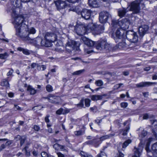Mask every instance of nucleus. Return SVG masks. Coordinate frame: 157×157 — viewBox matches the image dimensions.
Wrapping results in <instances>:
<instances>
[{"mask_svg": "<svg viewBox=\"0 0 157 157\" xmlns=\"http://www.w3.org/2000/svg\"><path fill=\"white\" fill-rule=\"evenodd\" d=\"M13 71V70L11 69L7 73V75L8 76L11 75L12 74Z\"/></svg>", "mask_w": 157, "mask_h": 157, "instance_id": "59", "label": "nucleus"}, {"mask_svg": "<svg viewBox=\"0 0 157 157\" xmlns=\"http://www.w3.org/2000/svg\"><path fill=\"white\" fill-rule=\"evenodd\" d=\"M117 157H124V154L119 151H118V153L117 154Z\"/></svg>", "mask_w": 157, "mask_h": 157, "instance_id": "57", "label": "nucleus"}, {"mask_svg": "<svg viewBox=\"0 0 157 157\" xmlns=\"http://www.w3.org/2000/svg\"><path fill=\"white\" fill-rule=\"evenodd\" d=\"M90 110L91 111L93 112H96L97 110V108L95 106H94L93 107L90 108Z\"/></svg>", "mask_w": 157, "mask_h": 157, "instance_id": "58", "label": "nucleus"}, {"mask_svg": "<svg viewBox=\"0 0 157 157\" xmlns=\"http://www.w3.org/2000/svg\"><path fill=\"white\" fill-rule=\"evenodd\" d=\"M46 88V90L48 92H50L53 91V88L52 86L50 85H47Z\"/></svg>", "mask_w": 157, "mask_h": 157, "instance_id": "38", "label": "nucleus"}, {"mask_svg": "<svg viewBox=\"0 0 157 157\" xmlns=\"http://www.w3.org/2000/svg\"><path fill=\"white\" fill-rule=\"evenodd\" d=\"M96 48L98 50H104L107 52L111 50L112 48L105 40H100L96 43Z\"/></svg>", "mask_w": 157, "mask_h": 157, "instance_id": "3", "label": "nucleus"}, {"mask_svg": "<svg viewBox=\"0 0 157 157\" xmlns=\"http://www.w3.org/2000/svg\"><path fill=\"white\" fill-rule=\"evenodd\" d=\"M55 42H54L56 43V45L57 46H61L62 45V43L60 41H56V40L55 41Z\"/></svg>", "mask_w": 157, "mask_h": 157, "instance_id": "49", "label": "nucleus"}, {"mask_svg": "<svg viewBox=\"0 0 157 157\" xmlns=\"http://www.w3.org/2000/svg\"><path fill=\"white\" fill-rule=\"evenodd\" d=\"M131 142V140L130 139L126 140L122 144V148H125Z\"/></svg>", "mask_w": 157, "mask_h": 157, "instance_id": "29", "label": "nucleus"}, {"mask_svg": "<svg viewBox=\"0 0 157 157\" xmlns=\"http://www.w3.org/2000/svg\"><path fill=\"white\" fill-rule=\"evenodd\" d=\"M60 145L58 144H55L53 146V148L56 150H59V146Z\"/></svg>", "mask_w": 157, "mask_h": 157, "instance_id": "43", "label": "nucleus"}, {"mask_svg": "<svg viewBox=\"0 0 157 157\" xmlns=\"http://www.w3.org/2000/svg\"><path fill=\"white\" fill-rule=\"evenodd\" d=\"M83 103L84 100L82 99L81 100L79 103L77 105V107H80L81 108L83 107L84 106Z\"/></svg>", "mask_w": 157, "mask_h": 157, "instance_id": "42", "label": "nucleus"}, {"mask_svg": "<svg viewBox=\"0 0 157 157\" xmlns=\"http://www.w3.org/2000/svg\"><path fill=\"white\" fill-rule=\"evenodd\" d=\"M84 132L85 130L84 129H83L81 130L75 132L74 133L75 135L78 136L84 134Z\"/></svg>", "mask_w": 157, "mask_h": 157, "instance_id": "30", "label": "nucleus"}, {"mask_svg": "<svg viewBox=\"0 0 157 157\" xmlns=\"http://www.w3.org/2000/svg\"><path fill=\"white\" fill-rule=\"evenodd\" d=\"M63 111V114L67 113L70 112L69 110L68 109H65Z\"/></svg>", "mask_w": 157, "mask_h": 157, "instance_id": "61", "label": "nucleus"}, {"mask_svg": "<svg viewBox=\"0 0 157 157\" xmlns=\"http://www.w3.org/2000/svg\"><path fill=\"white\" fill-rule=\"evenodd\" d=\"M129 127H127L125 128V129L123 131L122 135L123 136L126 135L127 134V132L129 130Z\"/></svg>", "mask_w": 157, "mask_h": 157, "instance_id": "48", "label": "nucleus"}, {"mask_svg": "<svg viewBox=\"0 0 157 157\" xmlns=\"http://www.w3.org/2000/svg\"><path fill=\"white\" fill-rule=\"evenodd\" d=\"M147 132L145 130H143L141 134L139 135V139L140 140H141L143 138L145 137L147 135Z\"/></svg>", "mask_w": 157, "mask_h": 157, "instance_id": "28", "label": "nucleus"}, {"mask_svg": "<svg viewBox=\"0 0 157 157\" xmlns=\"http://www.w3.org/2000/svg\"><path fill=\"white\" fill-rule=\"evenodd\" d=\"M140 5H143L142 3H141L138 1H134L128 5V8L130 7L129 10L132 11L134 13H136L140 12Z\"/></svg>", "mask_w": 157, "mask_h": 157, "instance_id": "4", "label": "nucleus"}, {"mask_svg": "<svg viewBox=\"0 0 157 157\" xmlns=\"http://www.w3.org/2000/svg\"><path fill=\"white\" fill-rule=\"evenodd\" d=\"M17 50L20 51H22L24 54L26 55H29L30 52H31V51H29L26 49H24L21 47H18Z\"/></svg>", "mask_w": 157, "mask_h": 157, "instance_id": "26", "label": "nucleus"}, {"mask_svg": "<svg viewBox=\"0 0 157 157\" xmlns=\"http://www.w3.org/2000/svg\"><path fill=\"white\" fill-rule=\"evenodd\" d=\"M74 28L75 31L78 35H83L86 32V28L83 25H77Z\"/></svg>", "mask_w": 157, "mask_h": 157, "instance_id": "8", "label": "nucleus"}, {"mask_svg": "<svg viewBox=\"0 0 157 157\" xmlns=\"http://www.w3.org/2000/svg\"><path fill=\"white\" fill-rule=\"evenodd\" d=\"M107 96L106 94H104L103 95H93L91 97V98L93 101H96L98 100H100L102 99L103 97Z\"/></svg>", "mask_w": 157, "mask_h": 157, "instance_id": "23", "label": "nucleus"}, {"mask_svg": "<svg viewBox=\"0 0 157 157\" xmlns=\"http://www.w3.org/2000/svg\"><path fill=\"white\" fill-rule=\"evenodd\" d=\"M78 43L73 40H70L67 43V47H70L72 49H74L75 48L78 47Z\"/></svg>", "mask_w": 157, "mask_h": 157, "instance_id": "20", "label": "nucleus"}, {"mask_svg": "<svg viewBox=\"0 0 157 157\" xmlns=\"http://www.w3.org/2000/svg\"><path fill=\"white\" fill-rule=\"evenodd\" d=\"M31 41L33 43L35 46L37 48H39L41 46L42 39L40 37H37L35 39H33L32 37V39H30Z\"/></svg>", "mask_w": 157, "mask_h": 157, "instance_id": "17", "label": "nucleus"}, {"mask_svg": "<svg viewBox=\"0 0 157 157\" xmlns=\"http://www.w3.org/2000/svg\"><path fill=\"white\" fill-rule=\"evenodd\" d=\"M151 149L153 152L157 153V142L155 143L152 145Z\"/></svg>", "mask_w": 157, "mask_h": 157, "instance_id": "31", "label": "nucleus"}, {"mask_svg": "<svg viewBox=\"0 0 157 157\" xmlns=\"http://www.w3.org/2000/svg\"><path fill=\"white\" fill-rule=\"evenodd\" d=\"M33 128L35 131H38L40 129V128L39 126L35 125H34Z\"/></svg>", "mask_w": 157, "mask_h": 157, "instance_id": "53", "label": "nucleus"}, {"mask_svg": "<svg viewBox=\"0 0 157 157\" xmlns=\"http://www.w3.org/2000/svg\"><path fill=\"white\" fill-rule=\"evenodd\" d=\"M124 31L121 28L118 29L116 32V36L119 39L122 38V36L124 34Z\"/></svg>", "mask_w": 157, "mask_h": 157, "instance_id": "22", "label": "nucleus"}, {"mask_svg": "<svg viewBox=\"0 0 157 157\" xmlns=\"http://www.w3.org/2000/svg\"><path fill=\"white\" fill-rule=\"evenodd\" d=\"M126 36L127 39L131 42L136 43L138 41V36L136 33L133 31H127L126 32Z\"/></svg>", "mask_w": 157, "mask_h": 157, "instance_id": "5", "label": "nucleus"}, {"mask_svg": "<svg viewBox=\"0 0 157 157\" xmlns=\"http://www.w3.org/2000/svg\"><path fill=\"white\" fill-rule=\"evenodd\" d=\"M113 135L112 134H109L107 135L104 136H101L100 138V140L101 141H102L106 139H107L110 137H111Z\"/></svg>", "mask_w": 157, "mask_h": 157, "instance_id": "32", "label": "nucleus"}, {"mask_svg": "<svg viewBox=\"0 0 157 157\" xmlns=\"http://www.w3.org/2000/svg\"><path fill=\"white\" fill-rule=\"evenodd\" d=\"M32 154L34 156L36 157L38 154V152L37 151L34 150L32 152Z\"/></svg>", "mask_w": 157, "mask_h": 157, "instance_id": "62", "label": "nucleus"}, {"mask_svg": "<svg viewBox=\"0 0 157 157\" xmlns=\"http://www.w3.org/2000/svg\"><path fill=\"white\" fill-rule=\"evenodd\" d=\"M128 10H129L128 8L127 9L123 8L122 9H119L118 11V16L121 17H124Z\"/></svg>", "mask_w": 157, "mask_h": 157, "instance_id": "24", "label": "nucleus"}, {"mask_svg": "<svg viewBox=\"0 0 157 157\" xmlns=\"http://www.w3.org/2000/svg\"><path fill=\"white\" fill-rule=\"evenodd\" d=\"M143 148V144L141 142L139 144L138 147H135L133 150L134 155L132 157H139L141 155Z\"/></svg>", "mask_w": 157, "mask_h": 157, "instance_id": "10", "label": "nucleus"}, {"mask_svg": "<svg viewBox=\"0 0 157 157\" xmlns=\"http://www.w3.org/2000/svg\"><path fill=\"white\" fill-rule=\"evenodd\" d=\"M25 17H18L14 19L13 23L16 28V34L25 40H30L32 39V34L36 33V30L33 27L30 29L28 26V22Z\"/></svg>", "mask_w": 157, "mask_h": 157, "instance_id": "1", "label": "nucleus"}, {"mask_svg": "<svg viewBox=\"0 0 157 157\" xmlns=\"http://www.w3.org/2000/svg\"><path fill=\"white\" fill-rule=\"evenodd\" d=\"M152 132L155 136V138L157 139V127L152 129Z\"/></svg>", "mask_w": 157, "mask_h": 157, "instance_id": "39", "label": "nucleus"}, {"mask_svg": "<svg viewBox=\"0 0 157 157\" xmlns=\"http://www.w3.org/2000/svg\"><path fill=\"white\" fill-rule=\"evenodd\" d=\"M22 137L20 135H17L15 137V138L17 140H21Z\"/></svg>", "mask_w": 157, "mask_h": 157, "instance_id": "63", "label": "nucleus"}, {"mask_svg": "<svg viewBox=\"0 0 157 157\" xmlns=\"http://www.w3.org/2000/svg\"><path fill=\"white\" fill-rule=\"evenodd\" d=\"M85 71V69H82L78 71H77L74 72L73 73V75H78L81 74L82 73H83Z\"/></svg>", "mask_w": 157, "mask_h": 157, "instance_id": "36", "label": "nucleus"}, {"mask_svg": "<svg viewBox=\"0 0 157 157\" xmlns=\"http://www.w3.org/2000/svg\"><path fill=\"white\" fill-rule=\"evenodd\" d=\"M92 31H95L97 34H99L102 32L104 30L103 25H98L96 24H92L90 27Z\"/></svg>", "mask_w": 157, "mask_h": 157, "instance_id": "9", "label": "nucleus"}, {"mask_svg": "<svg viewBox=\"0 0 157 157\" xmlns=\"http://www.w3.org/2000/svg\"><path fill=\"white\" fill-rule=\"evenodd\" d=\"M53 41H50L49 40L44 39H42V43H41V46H45L46 47H49L51 46L52 42Z\"/></svg>", "mask_w": 157, "mask_h": 157, "instance_id": "21", "label": "nucleus"}, {"mask_svg": "<svg viewBox=\"0 0 157 157\" xmlns=\"http://www.w3.org/2000/svg\"><path fill=\"white\" fill-rule=\"evenodd\" d=\"M155 84V82H141L140 83L137 84L136 85V87L138 88H140L148 86L150 85Z\"/></svg>", "mask_w": 157, "mask_h": 157, "instance_id": "19", "label": "nucleus"}, {"mask_svg": "<svg viewBox=\"0 0 157 157\" xmlns=\"http://www.w3.org/2000/svg\"><path fill=\"white\" fill-rule=\"evenodd\" d=\"M9 79V77H8L6 79H3L1 82V85L2 86H5L6 87H9L10 84L8 81Z\"/></svg>", "mask_w": 157, "mask_h": 157, "instance_id": "25", "label": "nucleus"}, {"mask_svg": "<svg viewBox=\"0 0 157 157\" xmlns=\"http://www.w3.org/2000/svg\"><path fill=\"white\" fill-rule=\"evenodd\" d=\"M95 84L97 86H100L103 85V82L101 80H99L95 81Z\"/></svg>", "mask_w": 157, "mask_h": 157, "instance_id": "37", "label": "nucleus"}, {"mask_svg": "<svg viewBox=\"0 0 157 157\" xmlns=\"http://www.w3.org/2000/svg\"><path fill=\"white\" fill-rule=\"evenodd\" d=\"M26 139V138L25 137L23 136L20 140V145L22 146L24 144Z\"/></svg>", "mask_w": 157, "mask_h": 157, "instance_id": "41", "label": "nucleus"}, {"mask_svg": "<svg viewBox=\"0 0 157 157\" xmlns=\"http://www.w3.org/2000/svg\"><path fill=\"white\" fill-rule=\"evenodd\" d=\"M44 38L45 39L53 42H55L57 39L56 35L51 32L46 33L44 36Z\"/></svg>", "mask_w": 157, "mask_h": 157, "instance_id": "13", "label": "nucleus"}, {"mask_svg": "<svg viewBox=\"0 0 157 157\" xmlns=\"http://www.w3.org/2000/svg\"><path fill=\"white\" fill-rule=\"evenodd\" d=\"M6 143L5 144L6 145V147L10 145L13 143V142L12 140H8L6 141Z\"/></svg>", "mask_w": 157, "mask_h": 157, "instance_id": "47", "label": "nucleus"}, {"mask_svg": "<svg viewBox=\"0 0 157 157\" xmlns=\"http://www.w3.org/2000/svg\"><path fill=\"white\" fill-rule=\"evenodd\" d=\"M128 105V104L127 102H123L121 103V106L122 108H126Z\"/></svg>", "mask_w": 157, "mask_h": 157, "instance_id": "50", "label": "nucleus"}, {"mask_svg": "<svg viewBox=\"0 0 157 157\" xmlns=\"http://www.w3.org/2000/svg\"><path fill=\"white\" fill-rule=\"evenodd\" d=\"M58 157H65L64 155L60 152H58L56 153Z\"/></svg>", "mask_w": 157, "mask_h": 157, "instance_id": "56", "label": "nucleus"}, {"mask_svg": "<svg viewBox=\"0 0 157 157\" xmlns=\"http://www.w3.org/2000/svg\"><path fill=\"white\" fill-rule=\"evenodd\" d=\"M9 56V54L7 52H5L3 54H0V59H6Z\"/></svg>", "mask_w": 157, "mask_h": 157, "instance_id": "33", "label": "nucleus"}, {"mask_svg": "<svg viewBox=\"0 0 157 157\" xmlns=\"http://www.w3.org/2000/svg\"><path fill=\"white\" fill-rule=\"evenodd\" d=\"M91 11L86 9H83L81 12L82 17L86 20L89 19L90 17Z\"/></svg>", "mask_w": 157, "mask_h": 157, "instance_id": "14", "label": "nucleus"}, {"mask_svg": "<svg viewBox=\"0 0 157 157\" xmlns=\"http://www.w3.org/2000/svg\"><path fill=\"white\" fill-rule=\"evenodd\" d=\"M148 115L147 114H145L144 115L143 119H147L148 118Z\"/></svg>", "mask_w": 157, "mask_h": 157, "instance_id": "60", "label": "nucleus"}, {"mask_svg": "<svg viewBox=\"0 0 157 157\" xmlns=\"http://www.w3.org/2000/svg\"><path fill=\"white\" fill-rule=\"evenodd\" d=\"M65 147L64 146L60 145L59 146V150H60L61 151L67 152V150L65 148Z\"/></svg>", "mask_w": 157, "mask_h": 157, "instance_id": "46", "label": "nucleus"}, {"mask_svg": "<svg viewBox=\"0 0 157 157\" xmlns=\"http://www.w3.org/2000/svg\"><path fill=\"white\" fill-rule=\"evenodd\" d=\"M108 1H102V4L105 6H109V4L107 3ZM102 2L100 1H88V4L91 7L97 8L101 5Z\"/></svg>", "mask_w": 157, "mask_h": 157, "instance_id": "6", "label": "nucleus"}, {"mask_svg": "<svg viewBox=\"0 0 157 157\" xmlns=\"http://www.w3.org/2000/svg\"><path fill=\"white\" fill-rule=\"evenodd\" d=\"M118 46L119 48H123L126 47L127 44L125 42L122 41L118 44Z\"/></svg>", "mask_w": 157, "mask_h": 157, "instance_id": "35", "label": "nucleus"}, {"mask_svg": "<svg viewBox=\"0 0 157 157\" xmlns=\"http://www.w3.org/2000/svg\"><path fill=\"white\" fill-rule=\"evenodd\" d=\"M41 155L42 157H49V155L45 151H43L41 153Z\"/></svg>", "mask_w": 157, "mask_h": 157, "instance_id": "44", "label": "nucleus"}, {"mask_svg": "<svg viewBox=\"0 0 157 157\" xmlns=\"http://www.w3.org/2000/svg\"><path fill=\"white\" fill-rule=\"evenodd\" d=\"M151 122L152 124L154 125V126H157V120H154L151 121Z\"/></svg>", "mask_w": 157, "mask_h": 157, "instance_id": "54", "label": "nucleus"}, {"mask_svg": "<svg viewBox=\"0 0 157 157\" xmlns=\"http://www.w3.org/2000/svg\"><path fill=\"white\" fill-rule=\"evenodd\" d=\"M31 68H34L35 67H37L38 68L37 69L39 70H41V69H40V65L39 66L38 64L36 63H32L31 65Z\"/></svg>", "mask_w": 157, "mask_h": 157, "instance_id": "34", "label": "nucleus"}, {"mask_svg": "<svg viewBox=\"0 0 157 157\" xmlns=\"http://www.w3.org/2000/svg\"><path fill=\"white\" fill-rule=\"evenodd\" d=\"M149 29L148 25H141L139 28V33L140 36H143L145 33H147Z\"/></svg>", "mask_w": 157, "mask_h": 157, "instance_id": "12", "label": "nucleus"}, {"mask_svg": "<svg viewBox=\"0 0 157 157\" xmlns=\"http://www.w3.org/2000/svg\"><path fill=\"white\" fill-rule=\"evenodd\" d=\"M90 100L88 99H86L85 100V106L87 107H88L90 106Z\"/></svg>", "mask_w": 157, "mask_h": 157, "instance_id": "40", "label": "nucleus"}, {"mask_svg": "<svg viewBox=\"0 0 157 157\" xmlns=\"http://www.w3.org/2000/svg\"><path fill=\"white\" fill-rule=\"evenodd\" d=\"M63 111V109L60 108L59 109H58L56 112V114L58 115H60L62 114Z\"/></svg>", "mask_w": 157, "mask_h": 157, "instance_id": "51", "label": "nucleus"}, {"mask_svg": "<svg viewBox=\"0 0 157 157\" xmlns=\"http://www.w3.org/2000/svg\"><path fill=\"white\" fill-rule=\"evenodd\" d=\"M106 155L105 153L102 151H101L100 153L98 155L97 157H106Z\"/></svg>", "mask_w": 157, "mask_h": 157, "instance_id": "45", "label": "nucleus"}, {"mask_svg": "<svg viewBox=\"0 0 157 157\" xmlns=\"http://www.w3.org/2000/svg\"><path fill=\"white\" fill-rule=\"evenodd\" d=\"M27 90L30 93L31 95H34L36 92V91L31 86H28Z\"/></svg>", "mask_w": 157, "mask_h": 157, "instance_id": "27", "label": "nucleus"}, {"mask_svg": "<svg viewBox=\"0 0 157 157\" xmlns=\"http://www.w3.org/2000/svg\"><path fill=\"white\" fill-rule=\"evenodd\" d=\"M112 25L113 26L116 27L117 25L119 26H123L124 27V25L128 24V22L126 19H123L121 21H118L117 20H113L112 21Z\"/></svg>", "mask_w": 157, "mask_h": 157, "instance_id": "11", "label": "nucleus"}, {"mask_svg": "<svg viewBox=\"0 0 157 157\" xmlns=\"http://www.w3.org/2000/svg\"><path fill=\"white\" fill-rule=\"evenodd\" d=\"M82 40L84 42V44L88 46L92 47L95 45H96V43L95 41H93L85 37H82Z\"/></svg>", "mask_w": 157, "mask_h": 157, "instance_id": "15", "label": "nucleus"}, {"mask_svg": "<svg viewBox=\"0 0 157 157\" xmlns=\"http://www.w3.org/2000/svg\"><path fill=\"white\" fill-rule=\"evenodd\" d=\"M152 78L153 80H156L157 79V73L153 75Z\"/></svg>", "mask_w": 157, "mask_h": 157, "instance_id": "64", "label": "nucleus"}, {"mask_svg": "<svg viewBox=\"0 0 157 157\" xmlns=\"http://www.w3.org/2000/svg\"><path fill=\"white\" fill-rule=\"evenodd\" d=\"M22 1H12L10 2V6L8 7L6 11L7 13L9 12L11 13L12 16L14 18L18 17H25V16L18 15L17 13L18 10L17 8H20L21 7V2Z\"/></svg>", "mask_w": 157, "mask_h": 157, "instance_id": "2", "label": "nucleus"}, {"mask_svg": "<svg viewBox=\"0 0 157 157\" xmlns=\"http://www.w3.org/2000/svg\"><path fill=\"white\" fill-rule=\"evenodd\" d=\"M80 154L82 157H86L88 154L87 153L83 151H81Z\"/></svg>", "mask_w": 157, "mask_h": 157, "instance_id": "52", "label": "nucleus"}, {"mask_svg": "<svg viewBox=\"0 0 157 157\" xmlns=\"http://www.w3.org/2000/svg\"><path fill=\"white\" fill-rule=\"evenodd\" d=\"M48 98V101L52 103L57 104L59 103V97L51 94Z\"/></svg>", "mask_w": 157, "mask_h": 157, "instance_id": "18", "label": "nucleus"}, {"mask_svg": "<svg viewBox=\"0 0 157 157\" xmlns=\"http://www.w3.org/2000/svg\"><path fill=\"white\" fill-rule=\"evenodd\" d=\"M54 3L58 10L63 9L65 6H68L66 2L63 1H55Z\"/></svg>", "mask_w": 157, "mask_h": 157, "instance_id": "16", "label": "nucleus"}, {"mask_svg": "<svg viewBox=\"0 0 157 157\" xmlns=\"http://www.w3.org/2000/svg\"><path fill=\"white\" fill-rule=\"evenodd\" d=\"M6 145L4 144H2L0 146V151H1L3 149L5 148H6Z\"/></svg>", "mask_w": 157, "mask_h": 157, "instance_id": "55", "label": "nucleus"}, {"mask_svg": "<svg viewBox=\"0 0 157 157\" xmlns=\"http://www.w3.org/2000/svg\"><path fill=\"white\" fill-rule=\"evenodd\" d=\"M111 17V15L106 11H103L99 14V21L101 23H105L108 19Z\"/></svg>", "mask_w": 157, "mask_h": 157, "instance_id": "7", "label": "nucleus"}]
</instances>
